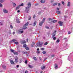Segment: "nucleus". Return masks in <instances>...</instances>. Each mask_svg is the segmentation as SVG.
<instances>
[{"label": "nucleus", "instance_id": "1", "mask_svg": "<svg viewBox=\"0 0 73 73\" xmlns=\"http://www.w3.org/2000/svg\"><path fill=\"white\" fill-rule=\"evenodd\" d=\"M45 18H43V20L42 21H41L40 22V23H39V25H40V26H42V24H43V23H44V21H45Z\"/></svg>", "mask_w": 73, "mask_h": 73}, {"label": "nucleus", "instance_id": "2", "mask_svg": "<svg viewBox=\"0 0 73 73\" xmlns=\"http://www.w3.org/2000/svg\"><path fill=\"white\" fill-rule=\"evenodd\" d=\"M23 32H24V31L23 29H21L17 31V33H23Z\"/></svg>", "mask_w": 73, "mask_h": 73}, {"label": "nucleus", "instance_id": "3", "mask_svg": "<svg viewBox=\"0 0 73 73\" xmlns=\"http://www.w3.org/2000/svg\"><path fill=\"white\" fill-rule=\"evenodd\" d=\"M29 7H25V11L26 13H29V11L30 8Z\"/></svg>", "mask_w": 73, "mask_h": 73}, {"label": "nucleus", "instance_id": "4", "mask_svg": "<svg viewBox=\"0 0 73 73\" xmlns=\"http://www.w3.org/2000/svg\"><path fill=\"white\" fill-rule=\"evenodd\" d=\"M42 44H43V42H39V43H37L36 44V46H39H39H41V45H42Z\"/></svg>", "mask_w": 73, "mask_h": 73}, {"label": "nucleus", "instance_id": "5", "mask_svg": "<svg viewBox=\"0 0 73 73\" xmlns=\"http://www.w3.org/2000/svg\"><path fill=\"white\" fill-rule=\"evenodd\" d=\"M15 41H17V40L15 39H13L12 40H11L9 41V43H12L13 42H15Z\"/></svg>", "mask_w": 73, "mask_h": 73}, {"label": "nucleus", "instance_id": "6", "mask_svg": "<svg viewBox=\"0 0 73 73\" xmlns=\"http://www.w3.org/2000/svg\"><path fill=\"white\" fill-rule=\"evenodd\" d=\"M58 24H59V25H60V26H62V25L63 24V22L61 21H59L58 22Z\"/></svg>", "mask_w": 73, "mask_h": 73}, {"label": "nucleus", "instance_id": "7", "mask_svg": "<svg viewBox=\"0 0 73 73\" xmlns=\"http://www.w3.org/2000/svg\"><path fill=\"white\" fill-rule=\"evenodd\" d=\"M3 12L5 13H8V10L5 9H3Z\"/></svg>", "mask_w": 73, "mask_h": 73}, {"label": "nucleus", "instance_id": "8", "mask_svg": "<svg viewBox=\"0 0 73 73\" xmlns=\"http://www.w3.org/2000/svg\"><path fill=\"white\" fill-rule=\"evenodd\" d=\"M31 4H32L31 3H28L27 4V5L28 6H29V8H31Z\"/></svg>", "mask_w": 73, "mask_h": 73}, {"label": "nucleus", "instance_id": "9", "mask_svg": "<svg viewBox=\"0 0 73 73\" xmlns=\"http://www.w3.org/2000/svg\"><path fill=\"white\" fill-rule=\"evenodd\" d=\"M18 58L17 57V56H16L15 58V62H16V63H17V62H18Z\"/></svg>", "mask_w": 73, "mask_h": 73}, {"label": "nucleus", "instance_id": "10", "mask_svg": "<svg viewBox=\"0 0 73 73\" xmlns=\"http://www.w3.org/2000/svg\"><path fill=\"white\" fill-rule=\"evenodd\" d=\"M23 48H25V49L27 50H29V47H26V46H23Z\"/></svg>", "mask_w": 73, "mask_h": 73}, {"label": "nucleus", "instance_id": "11", "mask_svg": "<svg viewBox=\"0 0 73 73\" xmlns=\"http://www.w3.org/2000/svg\"><path fill=\"white\" fill-rule=\"evenodd\" d=\"M29 24V23L27 22L23 25V27H27V26H28V25Z\"/></svg>", "mask_w": 73, "mask_h": 73}, {"label": "nucleus", "instance_id": "12", "mask_svg": "<svg viewBox=\"0 0 73 73\" xmlns=\"http://www.w3.org/2000/svg\"><path fill=\"white\" fill-rule=\"evenodd\" d=\"M26 42L25 40H23L21 42V44H25L26 43Z\"/></svg>", "mask_w": 73, "mask_h": 73}, {"label": "nucleus", "instance_id": "13", "mask_svg": "<svg viewBox=\"0 0 73 73\" xmlns=\"http://www.w3.org/2000/svg\"><path fill=\"white\" fill-rule=\"evenodd\" d=\"M13 54H14V55H15L16 56H17V55H18L19 53L17 52H14L13 53Z\"/></svg>", "mask_w": 73, "mask_h": 73}, {"label": "nucleus", "instance_id": "14", "mask_svg": "<svg viewBox=\"0 0 73 73\" xmlns=\"http://www.w3.org/2000/svg\"><path fill=\"white\" fill-rule=\"evenodd\" d=\"M56 35V34H54V33H53L52 34V38H53V37H54Z\"/></svg>", "mask_w": 73, "mask_h": 73}, {"label": "nucleus", "instance_id": "15", "mask_svg": "<svg viewBox=\"0 0 73 73\" xmlns=\"http://www.w3.org/2000/svg\"><path fill=\"white\" fill-rule=\"evenodd\" d=\"M45 68V66H42L41 67V69L42 70H44Z\"/></svg>", "mask_w": 73, "mask_h": 73}, {"label": "nucleus", "instance_id": "16", "mask_svg": "<svg viewBox=\"0 0 73 73\" xmlns=\"http://www.w3.org/2000/svg\"><path fill=\"white\" fill-rule=\"evenodd\" d=\"M45 2V0H41L40 1L41 3H44Z\"/></svg>", "mask_w": 73, "mask_h": 73}, {"label": "nucleus", "instance_id": "17", "mask_svg": "<svg viewBox=\"0 0 73 73\" xmlns=\"http://www.w3.org/2000/svg\"><path fill=\"white\" fill-rule=\"evenodd\" d=\"M10 61L11 64H14V62H13L12 60H11Z\"/></svg>", "mask_w": 73, "mask_h": 73}, {"label": "nucleus", "instance_id": "18", "mask_svg": "<svg viewBox=\"0 0 73 73\" xmlns=\"http://www.w3.org/2000/svg\"><path fill=\"white\" fill-rule=\"evenodd\" d=\"M36 22L35 21L34 23L33 24V27H35V26L36 25Z\"/></svg>", "mask_w": 73, "mask_h": 73}, {"label": "nucleus", "instance_id": "19", "mask_svg": "<svg viewBox=\"0 0 73 73\" xmlns=\"http://www.w3.org/2000/svg\"><path fill=\"white\" fill-rule=\"evenodd\" d=\"M51 22H52L53 23H56L57 22V20H53L52 21H51Z\"/></svg>", "mask_w": 73, "mask_h": 73}, {"label": "nucleus", "instance_id": "20", "mask_svg": "<svg viewBox=\"0 0 73 73\" xmlns=\"http://www.w3.org/2000/svg\"><path fill=\"white\" fill-rule=\"evenodd\" d=\"M56 13L58 14H60V13H61V12L59 11H58L56 12Z\"/></svg>", "mask_w": 73, "mask_h": 73}, {"label": "nucleus", "instance_id": "21", "mask_svg": "<svg viewBox=\"0 0 73 73\" xmlns=\"http://www.w3.org/2000/svg\"><path fill=\"white\" fill-rule=\"evenodd\" d=\"M58 68V66H57L56 64L55 65V69H57V68Z\"/></svg>", "mask_w": 73, "mask_h": 73}, {"label": "nucleus", "instance_id": "22", "mask_svg": "<svg viewBox=\"0 0 73 73\" xmlns=\"http://www.w3.org/2000/svg\"><path fill=\"white\" fill-rule=\"evenodd\" d=\"M68 17L67 16H64V19L65 20V21H66V19Z\"/></svg>", "mask_w": 73, "mask_h": 73}, {"label": "nucleus", "instance_id": "23", "mask_svg": "<svg viewBox=\"0 0 73 73\" xmlns=\"http://www.w3.org/2000/svg\"><path fill=\"white\" fill-rule=\"evenodd\" d=\"M10 51L11 52H13V53L15 52V51L13 50L12 49H11L10 50Z\"/></svg>", "mask_w": 73, "mask_h": 73}, {"label": "nucleus", "instance_id": "24", "mask_svg": "<svg viewBox=\"0 0 73 73\" xmlns=\"http://www.w3.org/2000/svg\"><path fill=\"white\" fill-rule=\"evenodd\" d=\"M23 54H27L28 52L27 51H23Z\"/></svg>", "mask_w": 73, "mask_h": 73}, {"label": "nucleus", "instance_id": "25", "mask_svg": "<svg viewBox=\"0 0 73 73\" xmlns=\"http://www.w3.org/2000/svg\"><path fill=\"white\" fill-rule=\"evenodd\" d=\"M64 39L65 40L66 42H67L68 41V39H67V38H64Z\"/></svg>", "mask_w": 73, "mask_h": 73}, {"label": "nucleus", "instance_id": "26", "mask_svg": "<svg viewBox=\"0 0 73 73\" xmlns=\"http://www.w3.org/2000/svg\"><path fill=\"white\" fill-rule=\"evenodd\" d=\"M57 5V3H55L53 4L52 5L53 6H55V5Z\"/></svg>", "mask_w": 73, "mask_h": 73}, {"label": "nucleus", "instance_id": "27", "mask_svg": "<svg viewBox=\"0 0 73 73\" xmlns=\"http://www.w3.org/2000/svg\"><path fill=\"white\" fill-rule=\"evenodd\" d=\"M2 67L3 69H6V66L3 65L2 66Z\"/></svg>", "mask_w": 73, "mask_h": 73}, {"label": "nucleus", "instance_id": "28", "mask_svg": "<svg viewBox=\"0 0 73 73\" xmlns=\"http://www.w3.org/2000/svg\"><path fill=\"white\" fill-rule=\"evenodd\" d=\"M13 7H16V4L15 3H13Z\"/></svg>", "mask_w": 73, "mask_h": 73}, {"label": "nucleus", "instance_id": "29", "mask_svg": "<svg viewBox=\"0 0 73 73\" xmlns=\"http://www.w3.org/2000/svg\"><path fill=\"white\" fill-rule=\"evenodd\" d=\"M33 59L35 60V61H37V59L36 58V57L35 56L33 57Z\"/></svg>", "mask_w": 73, "mask_h": 73}, {"label": "nucleus", "instance_id": "30", "mask_svg": "<svg viewBox=\"0 0 73 73\" xmlns=\"http://www.w3.org/2000/svg\"><path fill=\"white\" fill-rule=\"evenodd\" d=\"M20 7H19V6L17 7L16 8V10H17V9H19V8H20Z\"/></svg>", "mask_w": 73, "mask_h": 73}, {"label": "nucleus", "instance_id": "31", "mask_svg": "<svg viewBox=\"0 0 73 73\" xmlns=\"http://www.w3.org/2000/svg\"><path fill=\"white\" fill-rule=\"evenodd\" d=\"M14 44H16V45H18V44H19V42H15Z\"/></svg>", "mask_w": 73, "mask_h": 73}, {"label": "nucleus", "instance_id": "32", "mask_svg": "<svg viewBox=\"0 0 73 73\" xmlns=\"http://www.w3.org/2000/svg\"><path fill=\"white\" fill-rule=\"evenodd\" d=\"M23 5H24V4H23V3H22L20 5H19V7H23Z\"/></svg>", "mask_w": 73, "mask_h": 73}, {"label": "nucleus", "instance_id": "33", "mask_svg": "<svg viewBox=\"0 0 73 73\" xmlns=\"http://www.w3.org/2000/svg\"><path fill=\"white\" fill-rule=\"evenodd\" d=\"M35 43L34 42H33L31 46H35Z\"/></svg>", "mask_w": 73, "mask_h": 73}, {"label": "nucleus", "instance_id": "34", "mask_svg": "<svg viewBox=\"0 0 73 73\" xmlns=\"http://www.w3.org/2000/svg\"><path fill=\"white\" fill-rule=\"evenodd\" d=\"M48 44V43L46 42L44 43V45H46Z\"/></svg>", "mask_w": 73, "mask_h": 73}, {"label": "nucleus", "instance_id": "35", "mask_svg": "<svg viewBox=\"0 0 73 73\" xmlns=\"http://www.w3.org/2000/svg\"><path fill=\"white\" fill-rule=\"evenodd\" d=\"M45 28H46V29H49V27L48 26H45Z\"/></svg>", "mask_w": 73, "mask_h": 73}, {"label": "nucleus", "instance_id": "36", "mask_svg": "<svg viewBox=\"0 0 73 73\" xmlns=\"http://www.w3.org/2000/svg\"><path fill=\"white\" fill-rule=\"evenodd\" d=\"M29 67L30 68H33L32 66L29 65Z\"/></svg>", "mask_w": 73, "mask_h": 73}, {"label": "nucleus", "instance_id": "37", "mask_svg": "<svg viewBox=\"0 0 73 73\" xmlns=\"http://www.w3.org/2000/svg\"><path fill=\"white\" fill-rule=\"evenodd\" d=\"M67 5L68 7H69V6H70V2H69L68 3Z\"/></svg>", "mask_w": 73, "mask_h": 73}, {"label": "nucleus", "instance_id": "38", "mask_svg": "<svg viewBox=\"0 0 73 73\" xmlns=\"http://www.w3.org/2000/svg\"><path fill=\"white\" fill-rule=\"evenodd\" d=\"M62 3L64 5H65V3H64V2L63 1H62Z\"/></svg>", "mask_w": 73, "mask_h": 73}, {"label": "nucleus", "instance_id": "39", "mask_svg": "<svg viewBox=\"0 0 73 73\" xmlns=\"http://www.w3.org/2000/svg\"><path fill=\"white\" fill-rule=\"evenodd\" d=\"M4 0H1L0 1V3H3V2H4Z\"/></svg>", "mask_w": 73, "mask_h": 73}, {"label": "nucleus", "instance_id": "40", "mask_svg": "<svg viewBox=\"0 0 73 73\" xmlns=\"http://www.w3.org/2000/svg\"><path fill=\"white\" fill-rule=\"evenodd\" d=\"M60 42V40L58 39L56 41V42L58 43V42Z\"/></svg>", "mask_w": 73, "mask_h": 73}, {"label": "nucleus", "instance_id": "41", "mask_svg": "<svg viewBox=\"0 0 73 73\" xmlns=\"http://www.w3.org/2000/svg\"><path fill=\"white\" fill-rule=\"evenodd\" d=\"M42 53H43V54H45L46 53V51H44L42 52Z\"/></svg>", "mask_w": 73, "mask_h": 73}, {"label": "nucleus", "instance_id": "42", "mask_svg": "<svg viewBox=\"0 0 73 73\" xmlns=\"http://www.w3.org/2000/svg\"><path fill=\"white\" fill-rule=\"evenodd\" d=\"M53 38L54 40H56V37H53Z\"/></svg>", "mask_w": 73, "mask_h": 73}, {"label": "nucleus", "instance_id": "43", "mask_svg": "<svg viewBox=\"0 0 73 73\" xmlns=\"http://www.w3.org/2000/svg\"><path fill=\"white\" fill-rule=\"evenodd\" d=\"M35 18H36V15H34L33 16V19H35Z\"/></svg>", "mask_w": 73, "mask_h": 73}, {"label": "nucleus", "instance_id": "44", "mask_svg": "<svg viewBox=\"0 0 73 73\" xmlns=\"http://www.w3.org/2000/svg\"><path fill=\"white\" fill-rule=\"evenodd\" d=\"M44 48H41V50H44Z\"/></svg>", "mask_w": 73, "mask_h": 73}, {"label": "nucleus", "instance_id": "45", "mask_svg": "<svg viewBox=\"0 0 73 73\" xmlns=\"http://www.w3.org/2000/svg\"><path fill=\"white\" fill-rule=\"evenodd\" d=\"M56 32H57V31H54V32L53 33H54V34H56Z\"/></svg>", "mask_w": 73, "mask_h": 73}, {"label": "nucleus", "instance_id": "46", "mask_svg": "<svg viewBox=\"0 0 73 73\" xmlns=\"http://www.w3.org/2000/svg\"><path fill=\"white\" fill-rule=\"evenodd\" d=\"M47 34L48 35V36H49V35H50V32L47 33Z\"/></svg>", "mask_w": 73, "mask_h": 73}, {"label": "nucleus", "instance_id": "47", "mask_svg": "<svg viewBox=\"0 0 73 73\" xmlns=\"http://www.w3.org/2000/svg\"><path fill=\"white\" fill-rule=\"evenodd\" d=\"M27 27H23V29H27Z\"/></svg>", "mask_w": 73, "mask_h": 73}, {"label": "nucleus", "instance_id": "48", "mask_svg": "<svg viewBox=\"0 0 73 73\" xmlns=\"http://www.w3.org/2000/svg\"><path fill=\"white\" fill-rule=\"evenodd\" d=\"M0 7H3V5L1 3H0Z\"/></svg>", "mask_w": 73, "mask_h": 73}, {"label": "nucleus", "instance_id": "49", "mask_svg": "<svg viewBox=\"0 0 73 73\" xmlns=\"http://www.w3.org/2000/svg\"><path fill=\"white\" fill-rule=\"evenodd\" d=\"M58 7H60V6H61V4H60V3H58Z\"/></svg>", "mask_w": 73, "mask_h": 73}, {"label": "nucleus", "instance_id": "50", "mask_svg": "<svg viewBox=\"0 0 73 73\" xmlns=\"http://www.w3.org/2000/svg\"><path fill=\"white\" fill-rule=\"evenodd\" d=\"M10 27L11 28V29H12V28H13V26H12V25H11Z\"/></svg>", "mask_w": 73, "mask_h": 73}, {"label": "nucleus", "instance_id": "51", "mask_svg": "<svg viewBox=\"0 0 73 73\" xmlns=\"http://www.w3.org/2000/svg\"><path fill=\"white\" fill-rule=\"evenodd\" d=\"M40 51H37L36 52V53H37L38 54V53H40Z\"/></svg>", "mask_w": 73, "mask_h": 73}, {"label": "nucleus", "instance_id": "52", "mask_svg": "<svg viewBox=\"0 0 73 73\" xmlns=\"http://www.w3.org/2000/svg\"><path fill=\"white\" fill-rule=\"evenodd\" d=\"M71 33H70V31H69L68 32V35H70V34Z\"/></svg>", "mask_w": 73, "mask_h": 73}, {"label": "nucleus", "instance_id": "53", "mask_svg": "<svg viewBox=\"0 0 73 73\" xmlns=\"http://www.w3.org/2000/svg\"><path fill=\"white\" fill-rule=\"evenodd\" d=\"M31 20V17H30L29 18V20Z\"/></svg>", "mask_w": 73, "mask_h": 73}, {"label": "nucleus", "instance_id": "54", "mask_svg": "<svg viewBox=\"0 0 73 73\" xmlns=\"http://www.w3.org/2000/svg\"><path fill=\"white\" fill-rule=\"evenodd\" d=\"M0 25H3V24H2L0 22Z\"/></svg>", "mask_w": 73, "mask_h": 73}, {"label": "nucleus", "instance_id": "55", "mask_svg": "<svg viewBox=\"0 0 73 73\" xmlns=\"http://www.w3.org/2000/svg\"><path fill=\"white\" fill-rule=\"evenodd\" d=\"M25 63L26 64H27V60H26L25 61Z\"/></svg>", "mask_w": 73, "mask_h": 73}, {"label": "nucleus", "instance_id": "56", "mask_svg": "<svg viewBox=\"0 0 73 73\" xmlns=\"http://www.w3.org/2000/svg\"><path fill=\"white\" fill-rule=\"evenodd\" d=\"M54 1V0H52L51 1V2L52 3H53V2Z\"/></svg>", "mask_w": 73, "mask_h": 73}, {"label": "nucleus", "instance_id": "57", "mask_svg": "<svg viewBox=\"0 0 73 73\" xmlns=\"http://www.w3.org/2000/svg\"><path fill=\"white\" fill-rule=\"evenodd\" d=\"M20 12V10H18L17 11V12L18 13H19V12Z\"/></svg>", "mask_w": 73, "mask_h": 73}, {"label": "nucleus", "instance_id": "58", "mask_svg": "<svg viewBox=\"0 0 73 73\" xmlns=\"http://www.w3.org/2000/svg\"><path fill=\"white\" fill-rule=\"evenodd\" d=\"M23 46H27V45L26 44H23Z\"/></svg>", "mask_w": 73, "mask_h": 73}, {"label": "nucleus", "instance_id": "59", "mask_svg": "<svg viewBox=\"0 0 73 73\" xmlns=\"http://www.w3.org/2000/svg\"><path fill=\"white\" fill-rule=\"evenodd\" d=\"M25 73H28V71H25Z\"/></svg>", "mask_w": 73, "mask_h": 73}, {"label": "nucleus", "instance_id": "60", "mask_svg": "<svg viewBox=\"0 0 73 73\" xmlns=\"http://www.w3.org/2000/svg\"><path fill=\"white\" fill-rule=\"evenodd\" d=\"M40 50V49H39V48H38L37 49V50L38 51V50Z\"/></svg>", "mask_w": 73, "mask_h": 73}, {"label": "nucleus", "instance_id": "61", "mask_svg": "<svg viewBox=\"0 0 73 73\" xmlns=\"http://www.w3.org/2000/svg\"><path fill=\"white\" fill-rule=\"evenodd\" d=\"M54 57V55H52L51 56V57Z\"/></svg>", "mask_w": 73, "mask_h": 73}, {"label": "nucleus", "instance_id": "62", "mask_svg": "<svg viewBox=\"0 0 73 73\" xmlns=\"http://www.w3.org/2000/svg\"><path fill=\"white\" fill-rule=\"evenodd\" d=\"M19 65H17V68H19Z\"/></svg>", "mask_w": 73, "mask_h": 73}, {"label": "nucleus", "instance_id": "63", "mask_svg": "<svg viewBox=\"0 0 73 73\" xmlns=\"http://www.w3.org/2000/svg\"><path fill=\"white\" fill-rule=\"evenodd\" d=\"M26 41H27V42H28V38H27V39H26Z\"/></svg>", "mask_w": 73, "mask_h": 73}, {"label": "nucleus", "instance_id": "64", "mask_svg": "<svg viewBox=\"0 0 73 73\" xmlns=\"http://www.w3.org/2000/svg\"><path fill=\"white\" fill-rule=\"evenodd\" d=\"M17 22L18 23H20V21H17Z\"/></svg>", "mask_w": 73, "mask_h": 73}]
</instances>
